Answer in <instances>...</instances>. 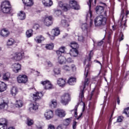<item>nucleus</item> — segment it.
<instances>
[{"label":"nucleus","instance_id":"f257e3e1","mask_svg":"<svg viewBox=\"0 0 129 129\" xmlns=\"http://www.w3.org/2000/svg\"><path fill=\"white\" fill-rule=\"evenodd\" d=\"M106 18L102 15L97 16L94 20V24L96 27H102L106 25Z\"/></svg>","mask_w":129,"mask_h":129},{"label":"nucleus","instance_id":"f03ea898","mask_svg":"<svg viewBox=\"0 0 129 129\" xmlns=\"http://www.w3.org/2000/svg\"><path fill=\"white\" fill-rule=\"evenodd\" d=\"M1 12L4 14H10L12 13L11 4L9 1H4L1 4Z\"/></svg>","mask_w":129,"mask_h":129},{"label":"nucleus","instance_id":"7ed1b4c3","mask_svg":"<svg viewBox=\"0 0 129 129\" xmlns=\"http://www.w3.org/2000/svg\"><path fill=\"white\" fill-rule=\"evenodd\" d=\"M89 84V79L88 78L85 79L84 83V85L81 87V92L79 95V98H81V101H82V99L84 98V89L85 87Z\"/></svg>","mask_w":129,"mask_h":129},{"label":"nucleus","instance_id":"20e7f679","mask_svg":"<svg viewBox=\"0 0 129 129\" xmlns=\"http://www.w3.org/2000/svg\"><path fill=\"white\" fill-rule=\"evenodd\" d=\"M70 101V95L68 93L63 94L61 96V103L63 105H67Z\"/></svg>","mask_w":129,"mask_h":129},{"label":"nucleus","instance_id":"39448f33","mask_svg":"<svg viewBox=\"0 0 129 129\" xmlns=\"http://www.w3.org/2000/svg\"><path fill=\"white\" fill-rule=\"evenodd\" d=\"M68 8L70 9H73L74 10H79L80 7L77 4V2L75 0H71L70 1V5H68Z\"/></svg>","mask_w":129,"mask_h":129},{"label":"nucleus","instance_id":"423d86ee","mask_svg":"<svg viewBox=\"0 0 129 129\" xmlns=\"http://www.w3.org/2000/svg\"><path fill=\"white\" fill-rule=\"evenodd\" d=\"M53 17L51 16H45L44 20V24L45 26L49 27V26H51L52 24H53Z\"/></svg>","mask_w":129,"mask_h":129},{"label":"nucleus","instance_id":"0eeeda50","mask_svg":"<svg viewBox=\"0 0 129 129\" xmlns=\"http://www.w3.org/2000/svg\"><path fill=\"white\" fill-rule=\"evenodd\" d=\"M18 83H26L28 82V77L25 75H19L17 77Z\"/></svg>","mask_w":129,"mask_h":129},{"label":"nucleus","instance_id":"6e6552de","mask_svg":"<svg viewBox=\"0 0 129 129\" xmlns=\"http://www.w3.org/2000/svg\"><path fill=\"white\" fill-rule=\"evenodd\" d=\"M41 83L42 84V85L45 86L44 89H52V87H53L52 84H51L49 81L46 80L42 81L41 82Z\"/></svg>","mask_w":129,"mask_h":129},{"label":"nucleus","instance_id":"1a4fd4ad","mask_svg":"<svg viewBox=\"0 0 129 129\" xmlns=\"http://www.w3.org/2000/svg\"><path fill=\"white\" fill-rule=\"evenodd\" d=\"M24 54L21 52H16L13 54V58L15 60V61H20L22 60Z\"/></svg>","mask_w":129,"mask_h":129},{"label":"nucleus","instance_id":"9d476101","mask_svg":"<svg viewBox=\"0 0 129 129\" xmlns=\"http://www.w3.org/2000/svg\"><path fill=\"white\" fill-rule=\"evenodd\" d=\"M12 68L15 73H18L21 70V64L19 63H15L12 65Z\"/></svg>","mask_w":129,"mask_h":129},{"label":"nucleus","instance_id":"9b49d317","mask_svg":"<svg viewBox=\"0 0 129 129\" xmlns=\"http://www.w3.org/2000/svg\"><path fill=\"white\" fill-rule=\"evenodd\" d=\"M55 114L59 117H64V116H65V115H66L65 114V111H64V110H63L62 109H57L56 110H55Z\"/></svg>","mask_w":129,"mask_h":129},{"label":"nucleus","instance_id":"f8f14e48","mask_svg":"<svg viewBox=\"0 0 129 129\" xmlns=\"http://www.w3.org/2000/svg\"><path fill=\"white\" fill-rule=\"evenodd\" d=\"M58 6L59 7V8H61V10H63V11H64V12H67L68 10H69V7H68V5L63 4V2H59L58 3Z\"/></svg>","mask_w":129,"mask_h":129},{"label":"nucleus","instance_id":"ddd939ff","mask_svg":"<svg viewBox=\"0 0 129 129\" xmlns=\"http://www.w3.org/2000/svg\"><path fill=\"white\" fill-rule=\"evenodd\" d=\"M44 116L46 119H50L53 116V111L51 110H47L44 114Z\"/></svg>","mask_w":129,"mask_h":129},{"label":"nucleus","instance_id":"4468645a","mask_svg":"<svg viewBox=\"0 0 129 129\" xmlns=\"http://www.w3.org/2000/svg\"><path fill=\"white\" fill-rule=\"evenodd\" d=\"M42 4L44 7L50 8L53 5L52 0H42Z\"/></svg>","mask_w":129,"mask_h":129},{"label":"nucleus","instance_id":"2eb2a0df","mask_svg":"<svg viewBox=\"0 0 129 129\" xmlns=\"http://www.w3.org/2000/svg\"><path fill=\"white\" fill-rule=\"evenodd\" d=\"M33 98L35 101H37V100H39V99H41V97H42L43 94L42 93V92L39 93H36L35 94H33Z\"/></svg>","mask_w":129,"mask_h":129},{"label":"nucleus","instance_id":"dca6fc26","mask_svg":"<svg viewBox=\"0 0 129 129\" xmlns=\"http://www.w3.org/2000/svg\"><path fill=\"white\" fill-rule=\"evenodd\" d=\"M1 35L2 37L6 38L10 35V31L6 29H3L1 30Z\"/></svg>","mask_w":129,"mask_h":129},{"label":"nucleus","instance_id":"f3484780","mask_svg":"<svg viewBox=\"0 0 129 129\" xmlns=\"http://www.w3.org/2000/svg\"><path fill=\"white\" fill-rule=\"evenodd\" d=\"M7 84L4 82L0 81V92H4V91L7 90Z\"/></svg>","mask_w":129,"mask_h":129},{"label":"nucleus","instance_id":"a211bd4d","mask_svg":"<svg viewBox=\"0 0 129 129\" xmlns=\"http://www.w3.org/2000/svg\"><path fill=\"white\" fill-rule=\"evenodd\" d=\"M57 84L59 86H60V87H63V86H65V84H66V81L63 78H59L57 80Z\"/></svg>","mask_w":129,"mask_h":129},{"label":"nucleus","instance_id":"6ab92c4d","mask_svg":"<svg viewBox=\"0 0 129 129\" xmlns=\"http://www.w3.org/2000/svg\"><path fill=\"white\" fill-rule=\"evenodd\" d=\"M96 12L98 15H100L101 14H102L103 12H104V8L102 6H97L96 8Z\"/></svg>","mask_w":129,"mask_h":129},{"label":"nucleus","instance_id":"aec40b11","mask_svg":"<svg viewBox=\"0 0 129 129\" xmlns=\"http://www.w3.org/2000/svg\"><path fill=\"white\" fill-rule=\"evenodd\" d=\"M10 78H11V73L9 72H7L3 74V79L5 81H9Z\"/></svg>","mask_w":129,"mask_h":129},{"label":"nucleus","instance_id":"412c9836","mask_svg":"<svg viewBox=\"0 0 129 129\" xmlns=\"http://www.w3.org/2000/svg\"><path fill=\"white\" fill-rule=\"evenodd\" d=\"M22 1L26 7H32L34 4L33 0H22Z\"/></svg>","mask_w":129,"mask_h":129},{"label":"nucleus","instance_id":"4be33fe9","mask_svg":"<svg viewBox=\"0 0 129 129\" xmlns=\"http://www.w3.org/2000/svg\"><path fill=\"white\" fill-rule=\"evenodd\" d=\"M11 94L13 95V96H16L18 94V88L16 87H13L10 90Z\"/></svg>","mask_w":129,"mask_h":129},{"label":"nucleus","instance_id":"5701e85b","mask_svg":"<svg viewBox=\"0 0 129 129\" xmlns=\"http://www.w3.org/2000/svg\"><path fill=\"white\" fill-rule=\"evenodd\" d=\"M71 56L76 57L78 55V50L76 49H72L70 52Z\"/></svg>","mask_w":129,"mask_h":129},{"label":"nucleus","instance_id":"b1692460","mask_svg":"<svg viewBox=\"0 0 129 129\" xmlns=\"http://www.w3.org/2000/svg\"><path fill=\"white\" fill-rule=\"evenodd\" d=\"M91 64L89 63L88 64H87L86 68L85 70L84 76L86 78L88 76V74L89 73V69L90 68Z\"/></svg>","mask_w":129,"mask_h":129},{"label":"nucleus","instance_id":"393cba45","mask_svg":"<svg viewBox=\"0 0 129 129\" xmlns=\"http://www.w3.org/2000/svg\"><path fill=\"white\" fill-rule=\"evenodd\" d=\"M50 107L51 108H55L57 106V100L53 99L49 103Z\"/></svg>","mask_w":129,"mask_h":129},{"label":"nucleus","instance_id":"a878e982","mask_svg":"<svg viewBox=\"0 0 129 129\" xmlns=\"http://www.w3.org/2000/svg\"><path fill=\"white\" fill-rule=\"evenodd\" d=\"M51 33L52 36H58L60 34V30L58 28H55L51 31Z\"/></svg>","mask_w":129,"mask_h":129},{"label":"nucleus","instance_id":"bb28decb","mask_svg":"<svg viewBox=\"0 0 129 129\" xmlns=\"http://www.w3.org/2000/svg\"><path fill=\"white\" fill-rule=\"evenodd\" d=\"M58 61L59 64H64L66 61V58L63 56H59L58 57Z\"/></svg>","mask_w":129,"mask_h":129},{"label":"nucleus","instance_id":"cd10ccee","mask_svg":"<svg viewBox=\"0 0 129 129\" xmlns=\"http://www.w3.org/2000/svg\"><path fill=\"white\" fill-rule=\"evenodd\" d=\"M76 82V78L74 77H71L68 80V83L70 85H74V83Z\"/></svg>","mask_w":129,"mask_h":129},{"label":"nucleus","instance_id":"c85d7f7f","mask_svg":"<svg viewBox=\"0 0 129 129\" xmlns=\"http://www.w3.org/2000/svg\"><path fill=\"white\" fill-rule=\"evenodd\" d=\"M18 16L20 20H25V19H26V14L23 11H20V13L18 14Z\"/></svg>","mask_w":129,"mask_h":129},{"label":"nucleus","instance_id":"c756f323","mask_svg":"<svg viewBox=\"0 0 129 129\" xmlns=\"http://www.w3.org/2000/svg\"><path fill=\"white\" fill-rule=\"evenodd\" d=\"M16 43V41H15V40L13 38H10L9 39L7 42V46H13L14 44Z\"/></svg>","mask_w":129,"mask_h":129},{"label":"nucleus","instance_id":"7c9ffc66","mask_svg":"<svg viewBox=\"0 0 129 129\" xmlns=\"http://www.w3.org/2000/svg\"><path fill=\"white\" fill-rule=\"evenodd\" d=\"M35 40L37 43H41L42 41H44V37L40 35L39 36H37L35 38Z\"/></svg>","mask_w":129,"mask_h":129},{"label":"nucleus","instance_id":"2f4dec72","mask_svg":"<svg viewBox=\"0 0 129 129\" xmlns=\"http://www.w3.org/2000/svg\"><path fill=\"white\" fill-rule=\"evenodd\" d=\"M26 37L27 38H30L33 36V30L29 29L26 31Z\"/></svg>","mask_w":129,"mask_h":129},{"label":"nucleus","instance_id":"473e14b6","mask_svg":"<svg viewBox=\"0 0 129 129\" xmlns=\"http://www.w3.org/2000/svg\"><path fill=\"white\" fill-rule=\"evenodd\" d=\"M27 125H28V126H31V125H33V124H34V120L30 118H27Z\"/></svg>","mask_w":129,"mask_h":129},{"label":"nucleus","instance_id":"72a5a7b5","mask_svg":"<svg viewBox=\"0 0 129 129\" xmlns=\"http://www.w3.org/2000/svg\"><path fill=\"white\" fill-rule=\"evenodd\" d=\"M81 29L84 32H87V29H88V25L86 23L83 24L81 26Z\"/></svg>","mask_w":129,"mask_h":129},{"label":"nucleus","instance_id":"f704fd0d","mask_svg":"<svg viewBox=\"0 0 129 129\" xmlns=\"http://www.w3.org/2000/svg\"><path fill=\"white\" fill-rule=\"evenodd\" d=\"M23 101L22 100H16V107H22L23 106Z\"/></svg>","mask_w":129,"mask_h":129},{"label":"nucleus","instance_id":"c9c22d12","mask_svg":"<svg viewBox=\"0 0 129 129\" xmlns=\"http://www.w3.org/2000/svg\"><path fill=\"white\" fill-rule=\"evenodd\" d=\"M70 47H71V48H72L73 49H77L79 48V45H78V44H77V43L74 42L71 43Z\"/></svg>","mask_w":129,"mask_h":129},{"label":"nucleus","instance_id":"e433bc0d","mask_svg":"<svg viewBox=\"0 0 129 129\" xmlns=\"http://www.w3.org/2000/svg\"><path fill=\"white\" fill-rule=\"evenodd\" d=\"M38 105H37V104H36V103H33L32 105V107H30L29 108L30 110H37V109H38Z\"/></svg>","mask_w":129,"mask_h":129},{"label":"nucleus","instance_id":"4c0bfd02","mask_svg":"<svg viewBox=\"0 0 129 129\" xmlns=\"http://www.w3.org/2000/svg\"><path fill=\"white\" fill-rule=\"evenodd\" d=\"M61 25L63 26V27H64V28L69 27V24H68V22L64 19L61 20Z\"/></svg>","mask_w":129,"mask_h":129},{"label":"nucleus","instance_id":"58836bf2","mask_svg":"<svg viewBox=\"0 0 129 129\" xmlns=\"http://www.w3.org/2000/svg\"><path fill=\"white\" fill-rule=\"evenodd\" d=\"M0 124H2L3 125H8V120L4 118L1 119Z\"/></svg>","mask_w":129,"mask_h":129},{"label":"nucleus","instance_id":"ea45409f","mask_svg":"<svg viewBox=\"0 0 129 129\" xmlns=\"http://www.w3.org/2000/svg\"><path fill=\"white\" fill-rule=\"evenodd\" d=\"M45 48L47 50H52L53 48H54V44H53V43L46 44L45 46Z\"/></svg>","mask_w":129,"mask_h":129},{"label":"nucleus","instance_id":"a19ab883","mask_svg":"<svg viewBox=\"0 0 129 129\" xmlns=\"http://www.w3.org/2000/svg\"><path fill=\"white\" fill-rule=\"evenodd\" d=\"M62 69L65 70V71H70L71 70V67L68 65H65L62 67Z\"/></svg>","mask_w":129,"mask_h":129},{"label":"nucleus","instance_id":"79ce46f5","mask_svg":"<svg viewBox=\"0 0 129 129\" xmlns=\"http://www.w3.org/2000/svg\"><path fill=\"white\" fill-rule=\"evenodd\" d=\"M6 107H8V104H7V103L5 102H3V103H0V108L1 109L5 108Z\"/></svg>","mask_w":129,"mask_h":129},{"label":"nucleus","instance_id":"37998d69","mask_svg":"<svg viewBox=\"0 0 129 129\" xmlns=\"http://www.w3.org/2000/svg\"><path fill=\"white\" fill-rule=\"evenodd\" d=\"M123 113H125V114H126V115L129 117V107L124 110Z\"/></svg>","mask_w":129,"mask_h":129},{"label":"nucleus","instance_id":"c03bdc74","mask_svg":"<svg viewBox=\"0 0 129 129\" xmlns=\"http://www.w3.org/2000/svg\"><path fill=\"white\" fill-rule=\"evenodd\" d=\"M70 119H66L64 121V125H68L69 124H70Z\"/></svg>","mask_w":129,"mask_h":129},{"label":"nucleus","instance_id":"a18cd8bd","mask_svg":"<svg viewBox=\"0 0 129 129\" xmlns=\"http://www.w3.org/2000/svg\"><path fill=\"white\" fill-rule=\"evenodd\" d=\"M78 40L80 42H83L84 41V37L82 35L79 36Z\"/></svg>","mask_w":129,"mask_h":129},{"label":"nucleus","instance_id":"49530a36","mask_svg":"<svg viewBox=\"0 0 129 129\" xmlns=\"http://www.w3.org/2000/svg\"><path fill=\"white\" fill-rule=\"evenodd\" d=\"M54 74H56V75H58V74H60V69H55L54 70Z\"/></svg>","mask_w":129,"mask_h":129},{"label":"nucleus","instance_id":"de8ad7c7","mask_svg":"<svg viewBox=\"0 0 129 129\" xmlns=\"http://www.w3.org/2000/svg\"><path fill=\"white\" fill-rule=\"evenodd\" d=\"M77 108H78V105H77L75 107V112H74V113H75V117H77Z\"/></svg>","mask_w":129,"mask_h":129},{"label":"nucleus","instance_id":"09e8293b","mask_svg":"<svg viewBox=\"0 0 129 129\" xmlns=\"http://www.w3.org/2000/svg\"><path fill=\"white\" fill-rule=\"evenodd\" d=\"M55 14L56 15V16H61L62 12L61 11V10H57L55 11Z\"/></svg>","mask_w":129,"mask_h":129},{"label":"nucleus","instance_id":"8fccbe9b","mask_svg":"<svg viewBox=\"0 0 129 129\" xmlns=\"http://www.w3.org/2000/svg\"><path fill=\"white\" fill-rule=\"evenodd\" d=\"M122 119H123V116H118L117 119V121L118 122H121V121H122Z\"/></svg>","mask_w":129,"mask_h":129},{"label":"nucleus","instance_id":"3c124183","mask_svg":"<svg viewBox=\"0 0 129 129\" xmlns=\"http://www.w3.org/2000/svg\"><path fill=\"white\" fill-rule=\"evenodd\" d=\"M58 50L60 51L62 53H65V47L62 46L60 47Z\"/></svg>","mask_w":129,"mask_h":129},{"label":"nucleus","instance_id":"603ef678","mask_svg":"<svg viewBox=\"0 0 129 129\" xmlns=\"http://www.w3.org/2000/svg\"><path fill=\"white\" fill-rule=\"evenodd\" d=\"M8 125H2L0 124V129H7Z\"/></svg>","mask_w":129,"mask_h":129},{"label":"nucleus","instance_id":"864d4df0","mask_svg":"<svg viewBox=\"0 0 129 129\" xmlns=\"http://www.w3.org/2000/svg\"><path fill=\"white\" fill-rule=\"evenodd\" d=\"M71 69H72L73 71H76V67H75V65L72 64V65L71 66Z\"/></svg>","mask_w":129,"mask_h":129},{"label":"nucleus","instance_id":"5fc2aeb1","mask_svg":"<svg viewBox=\"0 0 129 129\" xmlns=\"http://www.w3.org/2000/svg\"><path fill=\"white\" fill-rule=\"evenodd\" d=\"M33 28L35 30H38V29H39V28H40V26H39L38 24H35L34 25Z\"/></svg>","mask_w":129,"mask_h":129},{"label":"nucleus","instance_id":"6e6d98bb","mask_svg":"<svg viewBox=\"0 0 129 129\" xmlns=\"http://www.w3.org/2000/svg\"><path fill=\"white\" fill-rule=\"evenodd\" d=\"M67 62H68V63H72L74 62L73 60H72V59L70 57L68 58L67 59Z\"/></svg>","mask_w":129,"mask_h":129},{"label":"nucleus","instance_id":"4d7b16f0","mask_svg":"<svg viewBox=\"0 0 129 129\" xmlns=\"http://www.w3.org/2000/svg\"><path fill=\"white\" fill-rule=\"evenodd\" d=\"M48 129H55V126H54V125L49 124L48 125Z\"/></svg>","mask_w":129,"mask_h":129},{"label":"nucleus","instance_id":"13d9d810","mask_svg":"<svg viewBox=\"0 0 129 129\" xmlns=\"http://www.w3.org/2000/svg\"><path fill=\"white\" fill-rule=\"evenodd\" d=\"M49 36L51 39V40H54L55 39V35H52V33L51 32V35L49 34Z\"/></svg>","mask_w":129,"mask_h":129},{"label":"nucleus","instance_id":"bf43d9fd","mask_svg":"<svg viewBox=\"0 0 129 129\" xmlns=\"http://www.w3.org/2000/svg\"><path fill=\"white\" fill-rule=\"evenodd\" d=\"M77 124V122L74 121L73 124V129L76 128V124Z\"/></svg>","mask_w":129,"mask_h":129},{"label":"nucleus","instance_id":"052dcab7","mask_svg":"<svg viewBox=\"0 0 129 129\" xmlns=\"http://www.w3.org/2000/svg\"><path fill=\"white\" fill-rule=\"evenodd\" d=\"M56 54H57V55H58V56H59V57H60V56H61V55H62L61 52L59 50L56 51Z\"/></svg>","mask_w":129,"mask_h":129},{"label":"nucleus","instance_id":"680f3d73","mask_svg":"<svg viewBox=\"0 0 129 129\" xmlns=\"http://www.w3.org/2000/svg\"><path fill=\"white\" fill-rule=\"evenodd\" d=\"M91 3H92V0H89V3H88V5L90 9V8H91Z\"/></svg>","mask_w":129,"mask_h":129},{"label":"nucleus","instance_id":"e2e57ef3","mask_svg":"<svg viewBox=\"0 0 129 129\" xmlns=\"http://www.w3.org/2000/svg\"><path fill=\"white\" fill-rule=\"evenodd\" d=\"M103 44V41L101 40L98 43V46H101Z\"/></svg>","mask_w":129,"mask_h":129},{"label":"nucleus","instance_id":"0e129e2a","mask_svg":"<svg viewBox=\"0 0 129 129\" xmlns=\"http://www.w3.org/2000/svg\"><path fill=\"white\" fill-rule=\"evenodd\" d=\"M91 55H92V52H91L89 54V61H90V60H91Z\"/></svg>","mask_w":129,"mask_h":129},{"label":"nucleus","instance_id":"69168bd1","mask_svg":"<svg viewBox=\"0 0 129 129\" xmlns=\"http://www.w3.org/2000/svg\"><path fill=\"white\" fill-rule=\"evenodd\" d=\"M47 64H48V66H49L50 67H51V66H52V62H51L50 61H48L47 62Z\"/></svg>","mask_w":129,"mask_h":129},{"label":"nucleus","instance_id":"338daca9","mask_svg":"<svg viewBox=\"0 0 129 129\" xmlns=\"http://www.w3.org/2000/svg\"><path fill=\"white\" fill-rule=\"evenodd\" d=\"M111 125V118L110 119L109 123H108V126H110Z\"/></svg>","mask_w":129,"mask_h":129},{"label":"nucleus","instance_id":"774afa93","mask_svg":"<svg viewBox=\"0 0 129 129\" xmlns=\"http://www.w3.org/2000/svg\"><path fill=\"white\" fill-rule=\"evenodd\" d=\"M56 129H63V127L61 125H58Z\"/></svg>","mask_w":129,"mask_h":129}]
</instances>
